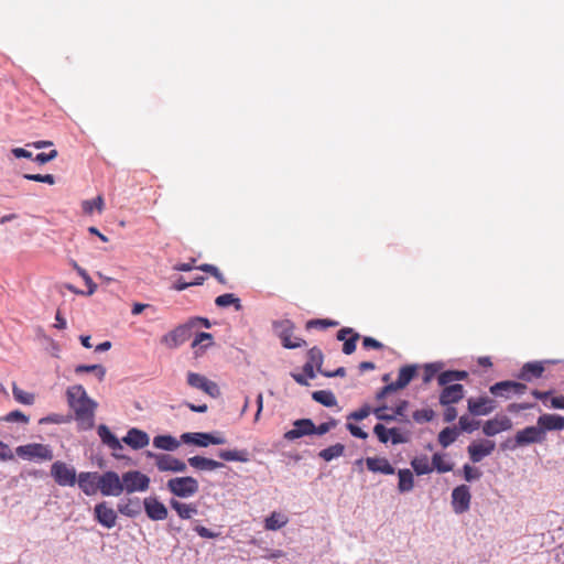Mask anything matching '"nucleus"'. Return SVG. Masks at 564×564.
Masks as SVG:
<instances>
[{"label":"nucleus","instance_id":"f257e3e1","mask_svg":"<svg viewBox=\"0 0 564 564\" xmlns=\"http://www.w3.org/2000/svg\"><path fill=\"white\" fill-rule=\"evenodd\" d=\"M67 403L75 413V420L83 430H90L95 424L97 402L90 399L80 384L72 386L66 391Z\"/></svg>","mask_w":564,"mask_h":564},{"label":"nucleus","instance_id":"f03ea898","mask_svg":"<svg viewBox=\"0 0 564 564\" xmlns=\"http://www.w3.org/2000/svg\"><path fill=\"white\" fill-rule=\"evenodd\" d=\"M272 326L284 348L294 349L306 345L304 339L293 335L294 324L290 319L275 321Z\"/></svg>","mask_w":564,"mask_h":564},{"label":"nucleus","instance_id":"7ed1b4c3","mask_svg":"<svg viewBox=\"0 0 564 564\" xmlns=\"http://www.w3.org/2000/svg\"><path fill=\"white\" fill-rule=\"evenodd\" d=\"M166 488L178 498H191L198 492L199 484L191 476L175 477L167 480Z\"/></svg>","mask_w":564,"mask_h":564},{"label":"nucleus","instance_id":"20e7f679","mask_svg":"<svg viewBox=\"0 0 564 564\" xmlns=\"http://www.w3.org/2000/svg\"><path fill=\"white\" fill-rule=\"evenodd\" d=\"M19 457L26 460H52L53 452L48 445L40 443H30L15 448Z\"/></svg>","mask_w":564,"mask_h":564},{"label":"nucleus","instance_id":"39448f33","mask_svg":"<svg viewBox=\"0 0 564 564\" xmlns=\"http://www.w3.org/2000/svg\"><path fill=\"white\" fill-rule=\"evenodd\" d=\"M122 492L133 494L147 491L150 487V478L139 470H129L121 477Z\"/></svg>","mask_w":564,"mask_h":564},{"label":"nucleus","instance_id":"423d86ee","mask_svg":"<svg viewBox=\"0 0 564 564\" xmlns=\"http://www.w3.org/2000/svg\"><path fill=\"white\" fill-rule=\"evenodd\" d=\"M99 491L106 497L120 496L122 494L121 477L112 470L99 475Z\"/></svg>","mask_w":564,"mask_h":564},{"label":"nucleus","instance_id":"0eeeda50","mask_svg":"<svg viewBox=\"0 0 564 564\" xmlns=\"http://www.w3.org/2000/svg\"><path fill=\"white\" fill-rule=\"evenodd\" d=\"M187 383L192 388L200 390L212 398H218L220 395L218 384L203 375L189 371L187 373Z\"/></svg>","mask_w":564,"mask_h":564},{"label":"nucleus","instance_id":"6e6552de","mask_svg":"<svg viewBox=\"0 0 564 564\" xmlns=\"http://www.w3.org/2000/svg\"><path fill=\"white\" fill-rule=\"evenodd\" d=\"M51 475L59 486H74L76 484V470L66 463L57 460L51 467Z\"/></svg>","mask_w":564,"mask_h":564},{"label":"nucleus","instance_id":"1a4fd4ad","mask_svg":"<svg viewBox=\"0 0 564 564\" xmlns=\"http://www.w3.org/2000/svg\"><path fill=\"white\" fill-rule=\"evenodd\" d=\"M525 390L527 386L524 383L511 380L499 381L489 388L491 394L505 399H510L512 394L520 395L524 393Z\"/></svg>","mask_w":564,"mask_h":564},{"label":"nucleus","instance_id":"9d476101","mask_svg":"<svg viewBox=\"0 0 564 564\" xmlns=\"http://www.w3.org/2000/svg\"><path fill=\"white\" fill-rule=\"evenodd\" d=\"M192 335V325H180L173 330L169 332L161 338V343L167 348H176L189 339Z\"/></svg>","mask_w":564,"mask_h":564},{"label":"nucleus","instance_id":"9b49d317","mask_svg":"<svg viewBox=\"0 0 564 564\" xmlns=\"http://www.w3.org/2000/svg\"><path fill=\"white\" fill-rule=\"evenodd\" d=\"M181 440L186 444H194L200 447H206L209 444L221 445L226 443V440L221 436L203 432L184 433L181 435Z\"/></svg>","mask_w":564,"mask_h":564},{"label":"nucleus","instance_id":"f8f14e48","mask_svg":"<svg viewBox=\"0 0 564 564\" xmlns=\"http://www.w3.org/2000/svg\"><path fill=\"white\" fill-rule=\"evenodd\" d=\"M96 521L107 529H111L117 523V512L109 506L107 501L97 503L94 508Z\"/></svg>","mask_w":564,"mask_h":564},{"label":"nucleus","instance_id":"ddd939ff","mask_svg":"<svg viewBox=\"0 0 564 564\" xmlns=\"http://www.w3.org/2000/svg\"><path fill=\"white\" fill-rule=\"evenodd\" d=\"M76 481L86 496H94L99 491V474L97 471H82L76 477Z\"/></svg>","mask_w":564,"mask_h":564},{"label":"nucleus","instance_id":"4468645a","mask_svg":"<svg viewBox=\"0 0 564 564\" xmlns=\"http://www.w3.org/2000/svg\"><path fill=\"white\" fill-rule=\"evenodd\" d=\"M468 411L476 416L490 414L497 408L496 401L489 397L469 398Z\"/></svg>","mask_w":564,"mask_h":564},{"label":"nucleus","instance_id":"2eb2a0df","mask_svg":"<svg viewBox=\"0 0 564 564\" xmlns=\"http://www.w3.org/2000/svg\"><path fill=\"white\" fill-rule=\"evenodd\" d=\"M544 438L545 436L539 425L524 427L523 430L518 431L514 436L517 446L541 443Z\"/></svg>","mask_w":564,"mask_h":564},{"label":"nucleus","instance_id":"dca6fc26","mask_svg":"<svg viewBox=\"0 0 564 564\" xmlns=\"http://www.w3.org/2000/svg\"><path fill=\"white\" fill-rule=\"evenodd\" d=\"M470 491L466 485L456 487L452 492V506L456 513H464L470 506Z\"/></svg>","mask_w":564,"mask_h":564},{"label":"nucleus","instance_id":"f3484780","mask_svg":"<svg viewBox=\"0 0 564 564\" xmlns=\"http://www.w3.org/2000/svg\"><path fill=\"white\" fill-rule=\"evenodd\" d=\"M315 424L311 419H300L293 423V429L284 433L286 441H294L305 435L314 434Z\"/></svg>","mask_w":564,"mask_h":564},{"label":"nucleus","instance_id":"a211bd4d","mask_svg":"<svg viewBox=\"0 0 564 564\" xmlns=\"http://www.w3.org/2000/svg\"><path fill=\"white\" fill-rule=\"evenodd\" d=\"M156 468L160 471L184 473L187 466L183 460L170 454H161L156 457Z\"/></svg>","mask_w":564,"mask_h":564},{"label":"nucleus","instance_id":"6ab92c4d","mask_svg":"<svg viewBox=\"0 0 564 564\" xmlns=\"http://www.w3.org/2000/svg\"><path fill=\"white\" fill-rule=\"evenodd\" d=\"M464 387L460 383H453L445 387L440 393V403L442 405H452L464 398Z\"/></svg>","mask_w":564,"mask_h":564},{"label":"nucleus","instance_id":"aec40b11","mask_svg":"<svg viewBox=\"0 0 564 564\" xmlns=\"http://www.w3.org/2000/svg\"><path fill=\"white\" fill-rule=\"evenodd\" d=\"M143 505L145 513L151 520L160 521L167 518L166 507L156 498H145Z\"/></svg>","mask_w":564,"mask_h":564},{"label":"nucleus","instance_id":"412c9836","mask_svg":"<svg viewBox=\"0 0 564 564\" xmlns=\"http://www.w3.org/2000/svg\"><path fill=\"white\" fill-rule=\"evenodd\" d=\"M336 337L338 340L344 341L343 352L351 355L356 350V344L360 335L350 327H344L338 330Z\"/></svg>","mask_w":564,"mask_h":564},{"label":"nucleus","instance_id":"4be33fe9","mask_svg":"<svg viewBox=\"0 0 564 564\" xmlns=\"http://www.w3.org/2000/svg\"><path fill=\"white\" fill-rule=\"evenodd\" d=\"M511 427L512 423L508 416H496L484 424L482 432L487 436H494L500 432L508 431Z\"/></svg>","mask_w":564,"mask_h":564},{"label":"nucleus","instance_id":"5701e85b","mask_svg":"<svg viewBox=\"0 0 564 564\" xmlns=\"http://www.w3.org/2000/svg\"><path fill=\"white\" fill-rule=\"evenodd\" d=\"M492 441H484L480 443H471L468 446V454L473 463L480 462L484 457L490 455L495 449Z\"/></svg>","mask_w":564,"mask_h":564},{"label":"nucleus","instance_id":"b1692460","mask_svg":"<svg viewBox=\"0 0 564 564\" xmlns=\"http://www.w3.org/2000/svg\"><path fill=\"white\" fill-rule=\"evenodd\" d=\"M122 441L133 449H141L149 445V435L135 427L130 429Z\"/></svg>","mask_w":564,"mask_h":564},{"label":"nucleus","instance_id":"393cba45","mask_svg":"<svg viewBox=\"0 0 564 564\" xmlns=\"http://www.w3.org/2000/svg\"><path fill=\"white\" fill-rule=\"evenodd\" d=\"M538 425L544 435L546 431H561L564 429V416L545 413L539 416Z\"/></svg>","mask_w":564,"mask_h":564},{"label":"nucleus","instance_id":"a878e982","mask_svg":"<svg viewBox=\"0 0 564 564\" xmlns=\"http://www.w3.org/2000/svg\"><path fill=\"white\" fill-rule=\"evenodd\" d=\"M419 367L416 365H405L400 368L397 381L391 382L395 390L404 389L416 376Z\"/></svg>","mask_w":564,"mask_h":564},{"label":"nucleus","instance_id":"bb28decb","mask_svg":"<svg viewBox=\"0 0 564 564\" xmlns=\"http://www.w3.org/2000/svg\"><path fill=\"white\" fill-rule=\"evenodd\" d=\"M367 468L372 473H380L383 475L394 474V467L386 457H368L366 459Z\"/></svg>","mask_w":564,"mask_h":564},{"label":"nucleus","instance_id":"cd10ccee","mask_svg":"<svg viewBox=\"0 0 564 564\" xmlns=\"http://www.w3.org/2000/svg\"><path fill=\"white\" fill-rule=\"evenodd\" d=\"M191 467L197 470H215L224 467V464L203 456H192L187 459Z\"/></svg>","mask_w":564,"mask_h":564},{"label":"nucleus","instance_id":"c85d7f7f","mask_svg":"<svg viewBox=\"0 0 564 564\" xmlns=\"http://www.w3.org/2000/svg\"><path fill=\"white\" fill-rule=\"evenodd\" d=\"M544 367L541 362H527L521 368L518 378L524 381H531L542 377Z\"/></svg>","mask_w":564,"mask_h":564},{"label":"nucleus","instance_id":"c756f323","mask_svg":"<svg viewBox=\"0 0 564 564\" xmlns=\"http://www.w3.org/2000/svg\"><path fill=\"white\" fill-rule=\"evenodd\" d=\"M170 506L173 510L176 511L177 516L184 520L191 519L198 512L196 505L181 502L176 499H171Z\"/></svg>","mask_w":564,"mask_h":564},{"label":"nucleus","instance_id":"7c9ffc66","mask_svg":"<svg viewBox=\"0 0 564 564\" xmlns=\"http://www.w3.org/2000/svg\"><path fill=\"white\" fill-rule=\"evenodd\" d=\"M118 511L127 517L134 518L141 513V502L138 498H129L118 503Z\"/></svg>","mask_w":564,"mask_h":564},{"label":"nucleus","instance_id":"2f4dec72","mask_svg":"<svg viewBox=\"0 0 564 564\" xmlns=\"http://www.w3.org/2000/svg\"><path fill=\"white\" fill-rule=\"evenodd\" d=\"M97 433L104 444L113 451L122 448L120 441L115 434L104 424L98 426Z\"/></svg>","mask_w":564,"mask_h":564},{"label":"nucleus","instance_id":"473e14b6","mask_svg":"<svg viewBox=\"0 0 564 564\" xmlns=\"http://www.w3.org/2000/svg\"><path fill=\"white\" fill-rule=\"evenodd\" d=\"M288 522L289 519L285 514L273 511L269 517L265 518L264 528L269 531H276L283 528Z\"/></svg>","mask_w":564,"mask_h":564},{"label":"nucleus","instance_id":"72a5a7b5","mask_svg":"<svg viewBox=\"0 0 564 564\" xmlns=\"http://www.w3.org/2000/svg\"><path fill=\"white\" fill-rule=\"evenodd\" d=\"M153 445L163 451H175L180 447V442L172 435H158L153 438Z\"/></svg>","mask_w":564,"mask_h":564},{"label":"nucleus","instance_id":"f704fd0d","mask_svg":"<svg viewBox=\"0 0 564 564\" xmlns=\"http://www.w3.org/2000/svg\"><path fill=\"white\" fill-rule=\"evenodd\" d=\"M399 482L398 489L400 492H409L414 487V477L410 469H399L398 471Z\"/></svg>","mask_w":564,"mask_h":564},{"label":"nucleus","instance_id":"c9c22d12","mask_svg":"<svg viewBox=\"0 0 564 564\" xmlns=\"http://www.w3.org/2000/svg\"><path fill=\"white\" fill-rule=\"evenodd\" d=\"M249 454L247 451L238 449H221L218 452V457L227 462H241L246 463L249 460Z\"/></svg>","mask_w":564,"mask_h":564},{"label":"nucleus","instance_id":"e433bc0d","mask_svg":"<svg viewBox=\"0 0 564 564\" xmlns=\"http://www.w3.org/2000/svg\"><path fill=\"white\" fill-rule=\"evenodd\" d=\"M411 466L416 475H426L433 471V467L429 460V457L425 455L414 457L411 460Z\"/></svg>","mask_w":564,"mask_h":564},{"label":"nucleus","instance_id":"4c0bfd02","mask_svg":"<svg viewBox=\"0 0 564 564\" xmlns=\"http://www.w3.org/2000/svg\"><path fill=\"white\" fill-rule=\"evenodd\" d=\"M215 304L218 307H227L229 305H234L236 311H241L242 305L240 300L232 293H225L216 297Z\"/></svg>","mask_w":564,"mask_h":564},{"label":"nucleus","instance_id":"58836bf2","mask_svg":"<svg viewBox=\"0 0 564 564\" xmlns=\"http://www.w3.org/2000/svg\"><path fill=\"white\" fill-rule=\"evenodd\" d=\"M105 207V200L101 195H98L94 199H87L82 203L83 212L87 215H91L96 209L99 214L102 213Z\"/></svg>","mask_w":564,"mask_h":564},{"label":"nucleus","instance_id":"ea45409f","mask_svg":"<svg viewBox=\"0 0 564 564\" xmlns=\"http://www.w3.org/2000/svg\"><path fill=\"white\" fill-rule=\"evenodd\" d=\"M312 398L325 406H335L337 404L334 393L327 390L314 391Z\"/></svg>","mask_w":564,"mask_h":564},{"label":"nucleus","instance_id":"a19ab883","mask_svg":"<svg viewBox=\"0 0 564 564\" xmlns=\"http://www.w3.org/2000/svg\"><path fill=\"white\" fill-rule=\"evenodd\" d=\"M344 445L343 444H335V445H332L327 448H324L323 451L319 452V457H322L324 460L326 462H329L334 458H337L339 456L343 455L344 453Z\"/></svg>","mask_w":564,"mask_h":564},{"label":"nucleus","instance_id":"79ce46f5","mask_svg":"<svg viewBox=\"0 0 564 564\" xmlns=\"http://www.w3.org/2000/svg\"><path fill=\"white\" fill-rule=\"evenodd\" d=\"M76 373L94 372L98 377L99 381H102L106 376V369L101 365H78L75 368Z\"/></svg>","mask_w":564,"mask_h":564},{"label":"nucleus","instance_id":"37998d69","mask_svg":"<svg viewBox=\"0 0 564 564\" xmlns=\"http://www.w3.org/2000/svg\"><path fill=\"white\" fill-rule=\"evenodd\" d=\"M431 466L433 469H436L438 473H447L453 469V464L446 462L444 456L440 453H435L432 457Z\"/></svg>","mask_w":564,"mask_h":564},{"label":"nucleus","instance_id":"c03bdc74","mask_svg":"<svg viewBox=\"0 0 564 564\" xmlns=\"http://www.w3.org/2000/svg\"><path fill=\"white\" fill-rule=\"evenodd\" d=\"M12 393L14 399L22 404L31 405L34 402V395L20 389L17 383L12 384Z\"/></svg>","mask_w":564,"mask_h":564},{"label":"nucleus","instance_id":"a18cd8bd","mask_svg":"<svg viewBox=\"0 0 564 564\" xmlns=\"http://www.w3.org/2000/svg\"><path fill=\"white\" fill-rule=\"evenodd\" d=\"M323 358H324V356H323L322 350L317 347H313L307 352L306 364H311L312 366L316 367L317 370L321 372V371H323L321 369L322 364H323Z\"/></svg>","mask_w":564,"mask_h":564},{"label":"nucleus","instance_id":"49530a36","mask_svg":"<svg viewBox=\"0 0 564 564\" xmlns=\"http://www.w3.org/2000/svg\"><path fill=\"white\" fill-rule=\"evenodd\" d=\"M457 437V432L452 427H445L438 434V443L443 447L449 446L452 443L455 442Z\"/></svg>","mask_w":564,"mask_h":564},{"label":"nucleus","instance_id":"de8ad7c7","mask_svg":"<svg viewBox=\"0 0 564 564\" xmlns=\"http://www.w3.org/2000/svg\"><path fill=\"white\" fill-rule=\"evenodd\" d=\"M442 369L441 364H426L423 367V382L426 384L432 381L436 373Z\"/></svg>","mask_w":564,"mask_h":564},{"label":"nucleus","instance_id":"09e8293b","mask_svg":"<svg viewBox=\"0 0 564 564\" xmlns=\"http://www.w3.org/2000/svg\"><path fill=\"white\" fill-rule=\"evenodd\" d=\"M435 413L432 409H421L413 412V420L416 423H425L433 420Z\"/></svg>","mask_w":564,"mask_h":564},{"label":"nucleus","instance_id":"8fccbe9b","mask_svg":"<svg viewBox=\"0 0 564 564\" xmlns=\"http://www.w3.org/2000/svg\"><path fill=\"white\" fill-rule=\"evenodd\" d=\"M338 325V322L332 321V319H311L306 323V328H319V329H326L328 327H335Z\"/></svg>","mask_w":564,"mask_h":564},{"label":"nucleus","instance_id":"3c124183","mask_svg":"<svg viewBox=\"0 0 564 564\" xmlns=\"http://www.w3.org/2000/svg\"><path fill=\"white\" fill-rule=\"evenodd\" d=\"M458 423H459L460 430L464 431V432H467V433L474 432L479 426V422L478 421L471 420L467 415L460 416Z\"/></svg>","mask_w":564,"mask_h":564},{"label":"nucleus","instance_id":"603ef678","mask_svg":"<svg viewBox=\"0 0 564 564\" xmlns=\"http://www.w3.org/2000/svg\"><path fill=\"white\" fill-rule=\"evenodd\" d=\"M373 433L376 434V436L378 437V440L386 444L390 441V433H389V429H387L383 424L381 423H378L375 425L373 427Z\"/></svg>","mask_w":564,"mask_h":564},{"label":"nucleus","instance_id":"864d4df0","mask_svg":"<svg viewBox=\"0 0 564 564\" xmlns=\"http://www.w3.org/2000/svg\"><path fill=\"white\" fill-rule=\"evenodd\" d=\"M408 406H409V402L406 400H402L397 404V406L394 409V415H395V417L397 416L400 417L401 422H405V423L409 422V417L405 413L408 410Z\"/></svg>","mask_w":564,"mask_h":564},{"label":"nucleus","instance_id":"5fc2aeb1","mask_svg":"<svg viewBox=\"0 0 564 564\" xmlns=\"http://www.w3.org/2000/svg\"><path fill=\"white\" fill-rule=\"evenodd\" d=\"M77 273L83 278V280L85 281L86 285L89 288V294H93L97 288V285L93 282L91 278L89 276V274L86 272L85 269L80 268L79 265H77L76 263L74 264Z\"/></svg>","mask_w":564,"mask_h":564},{"label":"nucleus","instance_id":"6e6d98bb","mask_svg":"<svg viewBox=\"0 0 564 564\" xmlns=\"http://www.w3.org/2000/svg\"><path fill=\"white\" fill-rule=\"evenodd\" d=\"M373 410L368 405H362L359 410L351 412L348 419H352L355 421H361L366 419Z\"/></svg>","mask_w":564,"mask_h":564},{"label":"nucleus","instance_id":"4d7b16f0","mask_svg":"<svg viewBox=\"0 0 564 564\" xmlns=\"http://www.w3.org/2000/svg\"><path fill=\"white\" fill-rule=\"evenodd\" d=\"M213 343V336L209 333H199L196 335L195 339L192 343V347H196L198 345L209 346Z\"/></svg>","mask_w":564,"mask_h":564},{"label":"nucleus","instance_id":"13d9d810","mask_svg":"<svg viewBox=\"0 0 564 564\" xmlns=\"http://www.w3.org/2000/svg\"><path fill=\"white\" fill-rule=\"evenodd\" d=\"M372 413L380 421L391 422V421L395 420V415L394 414H388L387 413V406L386 405L378 406V408L373 409Z\"/></svg>","mask_w":564,"mask_h":564},{"label":"nucleus","instance_id":"bf43d9fd","mask_svg":"<svg viewBox=\"0 0 564 564\" xmlns=\"http://www.w3.org/2000/svg\"><path fill=\"white\" fill-rule=\"evenodd\" d=\"M389 433L390 441L393 445L406 443L409 441V438L404 436L397 427L389 429Z\"/></svg>","mask_w":564,"mask_h":564},{"label":"nucleus","instance_id":"052dcab7","mask_svg":"<svg viewBox=\"0 0 564 564\" xmlns=\"http://www.w3.org/2000/svg\"><path fill=\"white\" fill-rule=\"evenodd\" d=\"M437 381L440 386H443L444 388L455 382L454 379V370H447L443 371L438 375Z\"/></svg>","mask_w":564,"mask_h":564},{"label":"nucleus","instance_id":"680f3d73","mask_svg":"<svg viewBox=\"0 0 564 564\" xmlns=\"http://www.w3.org/2000/svg\"><path fill=\"white\" fill-rule=\"evenodd\" d=\"M336 425L337 421L332 419L327 422L319 424L318 426L315 425L314 434L324 435L328 433L332 429H334Z\"/></svg>","mask_w":564,"mask_h":564},{"label":"nucleus","instance_id":"e2e57ef3","mask_svg":"<svg viewBox=\"0 0 564 564\" xmlns=\"http://www.w3.org/2000/svg\"><path fill=\"white\" fill-rule=\"evenodd\" d=\"M463 469H464V477L467 481L479 479L481 476V473L477 468L471 467L468 464H466Z\"/></svg>","mask_w":564,"mask_h":564},{"label":"nucleus","instance_id":"0e129e2a","mask_svg":"<svg viewBox=\"0 0 564 564\" xmlns=\"http://www.w3.org/2000/svg\"><path fill=\"white\" fill-rule=\"evenodd\" d=\"M58 153L56 150H52L50 151L48 153H39L36 154V156L34 158V161L39 164H45L52 160H54L55 158H57Z\"/></svg>","mask_w":564,"mask_h":564},{"label":"nucleus","instance_id":"69168bd1","mask_svg":"<svg viewBox=\"0 0 564 564\" xmlns=\"http://www.w3.org/2000/svg\"><path fill=\"white\" fill-rule=\"evenodd\" d=\"M14 458V455L10 448V446L0 441V462H7Z\"/></svg>","mask_w":564,"mask_h":564},{"label":"nucleus","instance_id":"338daca9","mask_svg":"<svg viewBox=\"0 0 564 564\" xmlns=\"http://www.w3.org/2000/svg\"><path fill=\"white\" fill-rule=\"evenodd\" d=\"M6 421L28 423L29 417L24 415L21 411L15 410L7 414Z\"/></svg>","mask_w":564,"mask_h":564},{"label":"nucleus","instance_id":"774afa93","mask_svg":"<svg viewBox=\"0 0 564 564\" xmlns=\"http://www.w3.org/2000/svg\"><path fill=\"white\" fill-rule=\"evenodd\" d=\"M348 431L354 435L355 437L366 440L368 437V433H366L362 429H360L358 425H355L352 423L347 424Z\"/></svg>","mask_w":564,"mask_h":564}]
</instances>
